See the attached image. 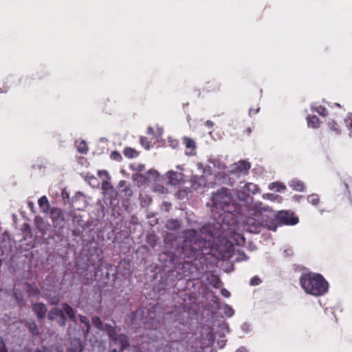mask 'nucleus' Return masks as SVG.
Returning a JSON list of instances; mask_svg holds the SVG:
<instances>
[{
	"mask_svg": "<svg viewBox=\"0 0 352 352\" xmlns=\"http://www.w3.org/2000/svg\"><path fill=\"white\" fill-rule=\"evenodd\" d=\"M214 232H217V234L210 237V232H206L203 235L195 230H188L184 232V239L182 243V251L184 257L189 258H197L201 254H208L212 249L217 247L214 239L219 237H228L232 234V238L236 245H243L245 243V237L243 235L232 228V225L225 221V230L221 228L217 230L212 228Z\"/></svg>",
	"mask_w": 352,
	"mask_h": 352,
	"instance_id": "1",
	"label": "nucleus"
},
{
	"mask_svg": "<svg viewBox=\"0 0 352 352\" xmlns=\"http://www.w3.org/2000/svg\"><path fill=\"white\" fill-rule=\"evenodd\" d=\"M212 214L213 221L204 226L198 231L201 235L206 232H210V237L217 234V232H214L212 228L217 230L221 228L225 230V221L227 219H232L233 223L235 222L234 217L237 216L238 212H243V208L240 202L235 199L230 190L222 188L215 192L212 197Z\"/></svg>",
	"mask_w": 352,
	"mask_h": 352,
	"instance_id": "2",
	"label": "nucleus"
},
{
	"mask_svg": "<svg viewBox=\"0 0 352 352\" xmlns=\"http://www.w3.org/2000/svg\"><path fill=\"white\" fill-rule=\"evenodd\" d=\"M300 282L306 293L313 296H321L328 290V283L318 274L308 273L302 274Z\"/></svg>",
	"mask_w": 352,
	"mask_h": 352,
	"instance_id": "3",
	"label": "nucleus"
},
{
	"mask_svg": "<svg viewBox=\"0 0 352 352\" xmlns=\"http://www.w3.org/2000/svg\"><path fill=\"white\" fill-rule=\"evenodd\" d=\"M247 210L249 214L260 217L262 221H268L269 224L274 226L272 230H276V225L275 219L276 214L268 206H263L261 202H257L248 208Z\"/></svg>",
	"mask_w": 352,
	"mask_h": 352,
	"instance_id": "4",
	"label": "nucleus"
},
{
	"mask_svg": "<svg viewBox=\"0 0 352 352\" xmlns=\"http://www.w3.org/2000/svg\"><path fill=\"white\" fill-rule=\"evenodd\" d=\"M258 190L257 186L253 183H240V189L237 190V200L244 210L248 209L254 204L253 197L250 194L256 193Z\"/></svg>",
	"mask_w": 352,
	"mask_h": 352,
	"instance_id": "5",
	"label": "nucleus"
},
{
	"mask_svg": "<svg viewBox=\"0 0 352 352\" xmlns=\"http://www.w3.org/2000/svg\"><path fill=\"white\" fill-rule=\"evenodd\" d=\"M238 214H242L245 216L243 228L248 232L251 233H256L260 231L261 226L265 227L269 230H273L274 226L269 224L268 221H262L260 217H256L255 215H250L248 214L247 210H243V212H238Z\"/></svg>",
	"mask_w": 352,
	"mask_h": 352,
	"instance_id": "6",
	"label": "nucleus"
},
{
	"mask_svg": "<svg viewBox=\"0 0 352 352\" xmlns=\"http://www.w3.org/2000/svg\"><path fill=\"white\" fill-rule=\"evenodd\" d=\"M105 331L110 339L116 344H119L120 350L122 351L129 346V340L124 334H118L115 327L111 325H105Z\"/></svg>",
	"mask_w": 352,
	"mask_h": 352,
	"instance_id": "7",
	"label": "nucleus"
},
{
	"mask_svg": "<svg viewBox=\"0 0 352 352\" xmlns=\"http://www.w3.org/2000/svg\"><path fill=\"white\" fill-rule=\"evenodd\" d=\"M65 314L71 320L75 321V312L74 309L66 303L62 305V309H54L48 314V318L50 320H54L55 316L60 317L63 320V325L65 324Z\"/></svg>",
	"mask_w": 352,
	"mask_h": 352,
	"instance_id": "8",
	"label": "nucleus"
},
{
	"mask_svg": "<svg viewBox=\"0 0 352 352\" xmlns=\"http://www.w3.org/2000/svg\"><path fill=\"white\" fill-rule=\"evenodd\" d=\"M250 168V164L245 160L239 161L234 164L229 172L232 174H236L238 176L243 175H246L249 173Z\"/></svg>",
	"mask_w": 352,
	"mask_h": 352,
	"instance_id": "9",
	"label": "nucleus"
},
{
	"mask_svg": "<svg viewBox=\"0 0 352 352\" xmlns=\"http://www.w3.org/2000/svg\"><path fill=\"white\" fill-rule=\"evenodd\" d=\"M180 171L170 170L167 173V177L168 183L173 186H179L184 182V174L182 173V168L180 166H177Z\"/></svg>",
	"mask_w": 352,
	"mask_h": 352,
	"instance_id": "10",
	"label": "nucleus"
},
{
	"mask_svg": "<svg viewBox=\"0 0 352 352\" xmlns=\"http://www.w3.org/2000/svg\"><path fill=\"white\" fill-rule=\"evenodd\" d=\"M190 182L191 189L198 192H202L206 185V179L203 176H192Z\"/></svg>",
	"mask_w": 352,
	"mask_h": 352,
	"instance_id": "11",
	"label": "nucleus"
},
{
	"mask_svg": "<svg viewBox=\"0 0 352 352\" xmlns=\"http://www.w3.org/2000/svg\"><path fill=\"white\" fill-rule=\"evenodd\" d=\"M50 218L54 227L60 226L64 221V217L62 210L57 208H54L50 211Z\"/></svg>",
	"mask_w": 352,
	"mask_h": 352,
	"instance_id": "12",
	"label": "nucleus"
},
{
	"mask_svg": "<svg viewBox=\"0 0 352 352\" xmlns=\"http://www.w3.org/2000/svg\"><path fill=\"white\" fill-rule=\"evenodd\" d=\"M276 218L281 223L287 225H295L298 222L297 217H292L291 214L285 211H280L276 214Z\"/></svg>",
	"mask_w": 352,
	"mask_h": 352,
	"instance_id": "13",
	"label": "nucleus"
},
{
	"mask_svg": "<svg viewBox=\"0 0 352 352\" xmlns=\"http://www.w3.org/2000/svg\"><path fill=\"white\" fill-rule=\"evenodd\" d=\"M34 223L36 228L43 235L47 234L49 224L42 217H36Z\"/></svg>",
	"mask_w": 352,
	"mask_h": 352,
	"instance_id": "14",
	"label": "nucleus"
},
{
	"mask_svg": "<svg viewBox=\"0 0 352 352\" xmlns=\"http://www.w3.org/2000/svg\"><path fill=\"white\" fill-rule=\"evenodd\" d=\"M183 140H184V144H185L186 148L189 150L188 151H186V154L188 155H195V150L196 148L195 142L193 140H192L188 137H184L183 138Z\"/></svg>",
	"mask_w": 352,
	"mask_h": 352,
	"instance_id": "15",
	"label": "nucleus"
},
{
	"mask_svg": "<svg viewBox=\"0 0 352 352\" xmlns=\"http://www.w3.org/2000/svg\"><path fill=\"white\" fill-rule=\"evenodd\" d=\"M39 208L42 212L48 213L50 210V204L46 196H42L38 201Z\"/></svg>",
	"mask_w": 352,
	"mask_h": 352,
	"instance_id": "16",
	"label": "nucleus"
},
{
	"mask_svg": "<svg viewBox=\"0 0 352 352\" xmlns=\"http://www.w3.org/2000/svg\"><path fill=\"white\" fill-rule=\"evenodd\" d=\"M33 310L38 318H43L45 315L47 309L43 303H36L33 305Z\"/></svg>",
	"mask_w": 352,
	"mask_h": 352,
	"instance_id": "17",
	"label": "nucleus"
},
{
	"mask_svg": "<svg viewBox=\"0 0 352 352\" xmlns=\"http://www.w3.org/2000/svg\"><path fill=\"white\" fill-rule=\"evenodd\" d=\"M210 164L213 165L214 168H216L219 170H223L226 168V164L223 162H222L221 159L219 157H214L209 160Z\"/></svg>",
	"mask_w": 352,
	"mask_h": 352,
	"instance_id": "18",
	"label": "nucleus"
},
{
	"mask_svg": "<svg viewBox=\"0 0 352 352\" xmlns=\"http://www.w3.org/2000/svg\"><path fill=\"white\" fill-rule=\"evenodd\" d=\"M289 186L292 187L294 190L297 191H303L304 190V184L303 183L298 179H293L289 182Z\"/></svg>",
	"mask_w": 352,
	"mask_h": 352,
	"instance_id": "19",
	"label": "nucleus"
},
{
	"mask_svg": "<svg viewBox=\"0 0 352 352\" xmlns=\"http://www.w3.org/2000/svg\"><path fill=\"white\" fill-rule=\"evenodd\" d=\"M25 289L30 296H36L39 294L38 289L34 285L27 283L25 285Z\"/></svg>",
	"mask_w": 352,
	"mask_h": 352,
	"instance_id": "20",
	"label": "nucleus"
},
{
	"mask_svg": "<svg viewBox=\"0 0 352 352\" xmlns=\"http://www.w3.org/2000/svg\"><path fill=\"white\" fill-rule=\"evenodd\" d=\"M308 126L312 128H317L319 126V120L316 116L307 117Z\"/></svg>",
	"mask_w": 352,
	"mask_h": 352,
	"instance_id": "21",
	"label": "nucleus"
},
{
	"mask_svg": "<svg viewBox=\"0 0 352 352\" xmlns=\"http://www.w3.org/2000/svg\"><path fill=\"white\" fill-rule=\"evenodd\" d=\"M263 199H270L272 201L281 202L282 198L280 196L272 193H265L262 195Z\"/></svg>",
	"mask_w": 352,
	"mask_h": 352,
	"instance_id": "22",
	"label": "nucleus"
},
{
	"mask_svg": "<svg viewBox=\"0 0 352 352\" xmlns=\"http://www.w3.org/2000/svg\"><path fill=\"white\" fill-rule=\"evenodd\" d=\"M270 190H276L278 192H281L286 189V186L280 182H273L269 185Z\"/></svg>",
	"mask_w": 352,
	"mask_h": 352,
	"instance_id": "23",
	"label": "nucleus"
},
{
	"mask_svg": "<svg viewBox=\"0 0 352 352\" xmlns=\"http://www.w3.org/2000/svg\"><path fill=\"white\" fill-rule=\"evenodd\" d=\"M76 148L80 153H86L88 151L87 144L84 141L76 142Z\"/></svg>",
	"mask_w": 352,
	"mask_h": 352,
	"instance_id": "24",
	"label": "nucleus"
},
{
	"mask_svg": "<svg viewBox=\"0 0 352 352\" xmlns=\"http://www.w3.org/2000/svg\"><path fill=\"white\" fill-rule=\"evenodd\" d=\"M124 154L128 158H135L138 155V153L131 148H125L124 150Z\"/></svg>",
	"mask_w": 352,
	"mask_h": 352,
	"instance_id": "25",
	"label": "nucleus"
},
{
	"mask_svg": "<svg viewBox=\"0 0 352 352\" xmlns=\"http://www.w3.org/2000/svg\"><path fill=\"white\" fill-rule=\"evenodd\" d=\"M92 324L99 330H103V324L100 318L95 316L92 318Z\"/></svg>",
	"mask_w": 352,
	"mask_h": 352,
	"instance_id": "26",
	"label": "nucleus"
},
{
	"mask_svg": "<svg viewBox=\"0 0 352 352\" xmlns=\"http://www.w3.org/2000/svg\"><path fill=\"white\" fill-rule=\"evenodd\" d=\"M80 322L85 324L86 327V332L89 333L90 329L89 320L87 316H80Z\"/></svg>",
	"mask_w": 352,
	"mask_h": 352,
	"instance_id": "27",
	"label": "nucleus"
},
{
	"mask_svg": "<svg viewBox=\"0 0 352 352\" xmlns=\"http://www.w3.org/2000/svg\"><path fill=\"white\" fill-rule=\"evenodd\" d=\"M309 203L313 204L314 206L318 205L319 202V198L316 195H311L307 198Z\"/></svg>",
	"mask_w": 352,
	"mask_h": 352,
	"instance_id": "28",
	"label": "nucleus"
},
{
	"mask_svg": "<svg viewBox=\"0 0 352 352\" xmlns=\"http://www.w3.org/2000/svg\"><path fill=\"white\" fill-rule=\"evenodd\" d=\"M312 111H316L317 112L318 114L321 115V116H326V109L324 107H322L321 106L320 107H312Z\"/></svg>",
	"mask_w": 352,
	"mask_h": 352,
	"instance_id": "29",
	"label": "nucleus"
},
{
	"mask_svg": "<svg viewBox=\"0 0 352 352\" xmlns=\"http://www.w3.org/2000/svg\"><path fill=\"white\" fill-rule=\"evenodd\" d=\"M98 175L104 181L105 179L109 180L110 176L106 170H98Z\"/></svg>",
	"mask_w": 352,
	"mask_h": 352,
	"instance_id": "30",
	"label": "nucleus"
},
{
	"mask_svg": "<svg viewBox=\"0 0 352 352\" xmlns=\"http://www.w3.org/2000/svg\"><path fill=\"white\" fill-rule=\"evenodd\" d=\"M223 312L227 316L230 317L234 314V311L230 306L226 305L223 308Z\"/></svg>",
	"mask_w": 352,
	"mask_h": 352,
	"instance_id": "31",
	"label": "nucleus"
},
{
	"mask_svg": "<svg viewBox=\"0 0 352 352\" xmlns=\"http://www.w3.org/2000/svg\"><path fill=\"white\" fill-rule=\"evenodd\" d=\"M328 125H329V128L332 131H334L336 133H340V129H339L338 127L336 126L337 124H336V123L333 120L329 121L328 122Z\"/></svg>",
	"mask_w": 352,
	"mask_h": 352,
	"instance_id": "32",
	"label": "nucleus"
},
{
	"mask_svg": "<svg viewBox=\"0 0 352 352\" xmlns=\"http://www.w3.org/2000/svg\"><path fill=\"white\" fill-rule=\"evenodd\" d=\"M248 257L245 255L243 252L239 251L238 256L235 258L236 261H247Z\"/></svg>",
	"mask_w": 352,
	"mask_h": 352,
	"instance_id": "33",
	"label": "nucleus"
},
{
	"mask_svg": "<svg viewBox=\"0 0 352 352\" xmlns=\"http://www.w3.org/2000/svg\"><path fill=\"white\" fill-rule=\"evenodd\" d=\"M140 143L146 149H148L150 147L149 142L147 140L146 138L141 137L140 138Z\"/></svg>",
	"mask_w": 352,
	"mask_h": 352,
	"instance_id": "34",
	"label": "nucleus"
},
{
	"mask_svg": "<svg viewBox=\"0 0 352 352\" xmlns=\"http://www.w3.org/2000/svg\"><path fill=\"white\" fill-rule=\"evenodd\" d=\"M111 159H113L116 161H118V162H119L122 160L121 155L117 151L112 152L111 154Z\"/></svg>",
	"mask_w": 352,
	"mask_h": 352,
	"instance_id": "35",
	"label": "nucleus"
},
{
	"mask_svg": "<svg viewBox=\"0 0 352 352\" xmlns=\"http://www.w3.org/2000/svg\"><path fill=\"white\" fill-rule=\"evenodd\" d=\"M345 123H346V126H347L349 129H352V116H349L345 119Z\"/></svg>",
	"mask_w": 352,
	"mask_h": 352,
	"instance_id": "36",
	"label": "nucleus"
},
{
	"mask_svg": "<svg viewBox=\"0 0 352 352\" xmlns=\"http://www.w3.org/2000/svg\"><path fill=\"white\" fill-rule=\"evenodd\" d=\"M261 283V280L258 277H254L250 280L251 285H258Z\"/></svg>",
	"mask_w": 352,
	"mask_h": 352,
	"instance_id": "37",
	"label": "nucleus"
},
{
	"mask_svg": "<svg viewBox=\"0 0 352 352\" xmlns=\"http://www.w3.org/2000/svg\"><path fill=\"white\" fill-rule=\"evenodd\" d=\"M0 352H8L6 344L2 340H0Z\"/></svg>",
	"mask_w": 352,
	"mask_h": 352,
	"instance_id": "38",
	"label": "nucleus"
},
{
	"mask_svg": "<svg viewBox=\"0 0 352 352\" xmlns=\"http://www.w3.org/2000/svg\"><path fill=\"white\" fill-rule=\"evenodd\" d=\"M30 329L32 330V332L34 334H37L38 333V331L34 323H33L32 325L30 327Z\"/></svg>",
	"mask_w": 352,
	"mask_h": 352,
	"instance_id": "39",
	"label": "nucleus"
},
{
	"mask_svg": "<svg viewBox=\"0 0 352 352\" xmlns=\"http://www.w3.org/2000/svg\"><path fill=\"white\" fill-rule=\"evenodd\" d=\"M109 186V183L108 182V180L105 179L102 182V188L103 190H106Z\"/></svg>",
	"mask_w": 352,
	"mask_h": 352,
	"instance_id": "40",
	"label": "nucleus"
},
{
	"mask_svg": "<svg viewBox=\"0 0 352 352\" xmlns=\"http://www.w3.org/2000/svg\"><path fill=\"white\" fill-rule=\"evenodd\" d=\"M221 294L226 297L230 296V292L228 290H226V289H223L221 290Z\"/></svg>",
	"mask_w": 352,
	"mask_h": 352,
	"instance_id": "41",
	"label": "nucleus"
},
{
	"mask_svg": "<svg viewBox=\"0 0 352 352\" xmlns=\"http://www.w3.org/2000/svg\"><path fill=\"white\" fill-rule=\"evenodd\" d=\"M170 146L173 148H176L177 146V145H178V142H177V140H170Z\"/></svg>",
	"mask_w": 352,
	"mask_h": 352,
	"instance_id": "42",
	"label": "nucleus"
},
{
	"mask_svg": "<svg viewBox=\"0 0 352 352\" xmlns=\"http://www.w3.org/2000/svg\"><path fill=\"white\" fill-rule=\"evenodd\" d=\"M241 329L244 331H247L248 329V324L247 323H244L241 325Z\"/></svg>",
	"mask_w": 352,
	"mask_h": 352,
	"instance_id": "43",
	"label": "nucleus"
},
{
	"mask_svg": "<svg viewBox=\"0 0 352 352\" xmlns=\"http://www.w3.org/2000/svg\"><path fill=\"white\" fill-rule=\"evenodd\" d=\"M206 125L208 126V127H212L214 125V123L211 120H208L206 122Z\"/></svg>",
	"mask_w": 352,
	"mask_h": 352,
	"instance_id": "44",
	"label": "nucleus"
},
{
	"mask_svg": "<svg viewBox=\"0 0 352 352\" xmlns=\"http://www.w3.org/2000/svg\"><path fill=\"white\" fill-rule=\"evenodd\" d=\"M285 253L286 256H289L292 254V250L291 249H287L285 250Z\"/></svg>",
	"mask_w": 352,
	"mask_h": 352,
	"instance_id": "45",
	"label": "nucleus"
},
{
	"mask_svg": "<svg viewBox=\"0 0 352 352\" xmlns=\"http://www.w3.org/2000/svg\"><path fill=\"white\" fill-rule=\"evenodd\" d=\"M214 285L215 287H218V285H219V282H220V281H219V279L218 278H217V277H214Z\"/></svg>",
	"mask_w": 352,
	"mask_h": 352,
	"instance_id": "46",
	"label": "nucleus"
},
{
	"mask_svg": "<svg viewBox=\"0 0 352 352\" xmlns=\"http://www.w3.org/2000/svg\"><path fill=\"white\" fill-rule=\"evenodd\" d=\"M236 352H248L246 349L244 348V347H241L240 349H239Z\"/></svg>",
	"mask_w": 352,
	"mask_h": 352,
	"instance_id": "47",
	"label": "nucleus"
},
{
	"mask_svg": "<svg viewBox=\"0 0 352 352\" xmlns=\"http://www.w3.org/2000/svg\"><path fill=\"white\" fill-rule=\"evenodd\" d=\"M147 131H148V133H151V134L153 133V129L151 126L148 127Z\"/></svg>",
	"mask_w": 352,
	"mask_h": 352,
	"instance_id": "48",
	"label": "nucleus"
},
{
	"mask_svg": "<svg viewBox=\"0 0 352 352\" xmlns=\"http://www.w3.org/2000/svg\"><path fill=\"white\" fill-rule=\"evenodd\" d=\"M28 206L31 208V210H33V208H34V203L33 202H29Z\"/></svg>",
	"mask_w": 352,
	"mask_h": 352,
	"instance_id": "49",
	"label": "nucleus"
},
{
	"mask_svg": "<svg viewBox=\"0 0 352 352\" xmlns=\"http://www.w3.org/2000/svg\"><path fill=\"white\" fill-rule=\"evenodd\" d=\"M62 195L63 198L69 197L68 193L66 192H63Z\"/></svg>",
	"mask_w": 352,
	"mask_h": 352,
	"instance_id": "50",
	"label": "nucleus"
},
{
	"mask_svg": "<svg viewBox=\"0 0 352 352\" xmlns=\"http://www.w3.org/2000/svg\"><path fill=\"white\" fill-rule=\"evenodd\" d=\"M173 226H174L175 228L178 227L179 226V222L177 221H173Z\"/></svg>",
	"mask_w": 352,
	"mask_h": 352,
	"instance_id": "51",
	"label": "nucleus"
},
{
	"mask_svg": "<svg viewBox=\"0 0 352 352\" xmlns=\"http://www.w3.org/2000/svg\"><path fill=\"white\" fill-rule=\"evenodd\" d=\"M124 182H125L124 181H120L119 183V186H122L124 184Z\"/></svg>",
	"mask_w": 352,
	"mask_h": 352,
	"instance_id": "52",
	"label": "nucleus"
},
{
	"mask_svg": "<svg viewBox=\"0 0 352 352\" xmlns=\"http://www.w3.org/2000/svg\"><path fill=\"white\" fill-rule=\"evenodd\" d=\"M252 111V109H250V111H249V114H250V115L251 114Z\"/></svg>",
	"mask_w": 352,
	"mask_h": 352,
	"instance_id": "53",
	"label": "nucleus"
},
{
	"mask_svg": "<svg viewBox=\"0 0 352 352\" xmlns=\"http://www.w3.org/2000/svg\"><path fill=\"white\" fill-rule=\"evenodd\" d=\"M111 352H117L116 349H113Z\"/></svg>",
	"mask_w": 352,
	"mask_h": 352,
	"instance_id": "54",
	"label": "nucleus"
},
{
	"mask_svg": "<svg viewBox=\"0 0 352 352\" xmlns=\"http://www.w3.org/2000/svg\"><path fill=\"white\" fill-rule=\"evenodd\" d=\"M16 300H19V297H18V296H16Z\"/></svg>",
	"mask_w": 352,
	"mask_h": 352,
	"instance_id": "55",
	"label": "nucleus"
},
{
	"mask_svg": "<svg viewBox=\"0 0 352 352\" xmlns=\"http://www.w3.org/2000/svg\"><path fill=\"white\" fill-rule=\"evenodd\" d=\"M35 352H41V351H35Z\"/></svg>",
	"mask_w": 352,
	"mask_h": 352,
	"instance_id": "56",
	"label": "nucleus"
}]
</instances>
